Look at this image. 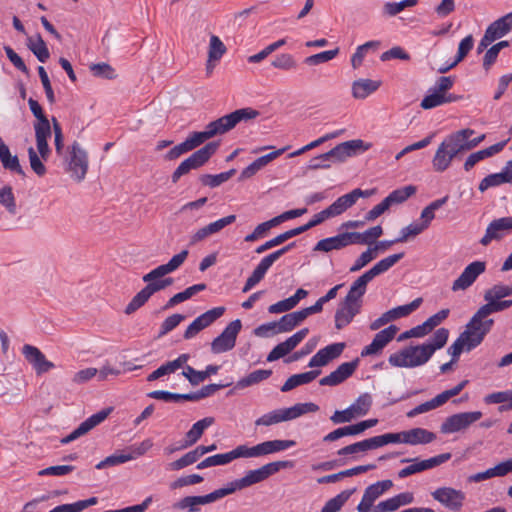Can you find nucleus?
I'll return each mask as SVG.
<instances>
[{
  "instance_id": "nucleus-1",
  "label": "nucleus",
  "mask_w": 512,
  "mask_h": 512,
  "mask_svg": "<svg viewBox=\"0 0 512 512\" xmlns=\"http://www.w3.org/2000/svg\"><path fill=\"white\" fill-rule=\"evenodd\" d=\"M259 116V111L247 107L235 110L234 112L224 115L205 126L203 131L192 132L182 143L171 148L164 156L166 161L178 159L181 155L188 153L202 145L208 139L217 135L225 134L232 130L238 123L249 121Z\"/></svg>"
},
{
  "instance_id": "nucleus-2",
  "label": "nucleus",
  "mask_w": 512,
  "mask_h": 512,
  "mask_svg": "<svg viewBox=\"0 0 512 512\" xmlns=\"http://www.w3.org/2000/svg\"><path fill=\"white\" fill-rule=\"evenodd\" d=\"M403 256L404 253H398L380 260L352 283L344 302L340 305L335 314V326L337 329H342L348 325L354 316L359 313L361 298L366 292L367 284L376 276L388 271L402 259Z\"/></svg>"
},
{
  "instance_id": "nucleus-3",
  "label": "nucleus",
  "mask_w": 512,
  "mask_h": 512,
  "mask_svg": "<svg viewBox=\"0 0 512 512\" xmlns=\"http://www.w3.org/2000/svg\"><path fill=\"white\" fill-rule=\"evenodd\" d=\"M188 251L183 250L180 253L174 255L166 264L159 265L155 269L142 277V280L147 285L141 289L128 303L125 308V313L130 315L142 307L152 295L166 289L173 284V279L164 276L177 270L186 260Z\"/></svg>"
},
{
  "instance_id": "nucleus-4",
  "label": "nucleus",
  "mask_w": 512,
  "mask_h": 512,
  "mask_svg": "<svg viewBox=\"0 0 512 512\" xmlns=\"http://www.w3.org/2000/svg\"><path fill=\"white\" fill-rule=\"evenodd\" d=\"M296 445L294 440H268L254 446L245 444L236 446L233 450L209 456L197 465V469H205L212 466H222L231 463L238 458H258L289 449Z\"/></svg>"
},
{
  "instance_id": "nucleus-5",
  "label": "nucleus",
  "mask_w": 512,
  "mask_h": 512,
  "mask_svg": "<svg viewBox=\"0 0 512 512\" xmlns=\"http://www.w3.org/2000/svg\"><path fill=\"white\" fill-rule=\"evenodd\" d=\"M449 337V330L439 328L433 337L421 345H410L395 353H392L388 362L397 368H415L429 361L436 350L445 346Z\"/></svg>"
},
{
  "instance_id": "nucleus-6",
  "label": "nucleus",
  "mask_w": 512,
  "mask_h": 512,
  "mask_svg": "<svg viewBox=\"0 0 512 512\" xmlns=\"http://www.w3.org/2000/svg\"><path fill=\"white\" fill-rule=\"evenodd\" d=\"M392 486L393 482L391 480H382L369 485L364 490L362 499L357 505V512H394L400 507L414 502L412 492H402L374 505L375 501L390 490Z\"/></svg>"
},
{
  "instance_id": "nucleus-7",
  "label": "nucleus",
  "mask_w": 512,
  "mask_h": 512,
  "mask_svg": "<svg viewBox=\"0 0 512 512\" xmlns=\"http://www.w3.org/2000/svg\"><path fill=\"white\" fill-rule=\"evenodd\" d=\"M467 152L464 144V137L459 131L447 135L437 147L432 158V168L435 172L442 173L446 171L452 161L459 155Z\"/></svg>"
},
{
  "instance_id": "nucleus-8",
  "label": "nucleus",
  "mask_w": 512,
  "mask_h": 512,
  "mask_svg": "<svg viewBox=\"0 0 512 512\" xmlns=\"http://www.w3.org/2000/svg\"><path fill=\"white\" fill-rule=\"evenodd\" d=\"M319 406L315 403H297L292 407L276 409L263 414L255 420V426H271L281 422L296 419L306 413L317 412Z\"/></svg>"
},
{
  "instance_id": "nucleus-9",
  "label": "nucleus",
  "mask_w": 512,
  "mask_h": 512,
  "mask_svg": "<svg viewBox=\"0 0 512 512\" xmlns=\"http://www.w3.org/2000/svg\"><path fill=\"white\" fill-rule=\"evenodd\" d=\"M485 335V329H480L472 321V319H470V321L465 326V330L448 348V353L452 356V360L456 361L463 350L471 351L472 349L480 345Z\"/></svg>"
},
{
  "instance_id": "nucleus-10",
  "label": "nucleus",
  "mask_w": 512,
  "mask_h": 512,
  "mask_svg": "<svg viewBox=\"0 0 512 512\" xmlns=\"http://www.w3.org/2000/svg\"><path fill=\"white\" fill-rule=\"evenodd\" d=\"M217 149L218 143L210 142L195 151L188 158L182 161L180 165L175 169L171 176L172 182L177 183L183 175L188 174L191 170L198 169L203 166L217 151Z\"/></svg>"
},
{
  "instance_id": "nucleus-11",
  "label": "nucleus",
  "mask_w": 512,
  "mask_h": 512,
  "mask_svg": "<svg viewBox=\"0 0 512 512\" xmlns=\"http://www.w3.org/2000/svg\"><path fill=\"white\" fill-rule=\"evenodd\" d=\"M294 463L292 461H274L267 463L257 469L249 470L240 479L243 489L261 483L268 479L270 476L276 474L281 469L292 468Z\"/></svg>"
},
{
  "instance_id": "nucleus-12",
  "label": "nucleus",
  "mask_w": 512,
  "mask_h": 512,
  "mask_svg": "<svg viewBox=\"0 0 512 512\" xmlns=\"http://www.w3.org/2000/svg\"><path fill=\"white\" fill-rule=\"evenodd\" d=\"M293 246L294 243H291L262 258V260L253 270L252 274L247 278L242 291L246 293L250 291L254 286H256L264 278L266 272L273 265V263L277 261L282 255L287 253Z\"/></svg>"
},
{
  "instance_id": "nucleus-13",
  "label": "nucleus",
  "mask_w": 512,
  "mask_h": 512,
  "mask_svg": "<svg viewBox=\"0 0 512 512\" xmlns=\"http://www.w3.org/2000/svg\"><path fill=\"white\" fill-rule=\"evenodd\" d=\"M371 143H366L361 139H353L342 142L328 151L332 163H343L348 158L354 157L371 148Z\"/></svg>"
},
{
  "instance_id": "nucleus-14",
  "label": "nucleus",
  "mask_w": 512,
  "mask_h": 512,
  "mask_svg": "<svg viewBox=\"0 0 512 512\" xmlns=\"http://www.w3.org/2000/svg\"><path fill=\"white\" fill-rule=\"evenodd\" d=\"M431 496L435 501L450 511H459L463 507L466 499L465 493L462 490L449 486L436 488L431 492Z\"/></svg>"
},
{
  "instance_id": "nucleus-15",
  "label": "nucleus",
  "mask_w": 512,
  "mask_h": 512,
  "mask_svg": "<svg viewBox=\"0 0 512 512\" xmlns=\"http://www.w3.org/2000/svg\"><path fill=\"white\" fill-rule=\"evenodd\" d=\"M467 384H468V380H463L462 382H460L458 385H456L452 389L445 390L442 393L438 394L433 399L416 406L415 408H413L412 410H410L407 413V416L409 418H413L419 414L426 413L430 410L436 409V408L444 405L450 398L458 395L465 388V386Z\"/></svg>"
},
{
  "instance_id": "nucleus-16",
  "label": "nucleus",
  "mask_w": 512,
  "mask_h": 512,
  "mask_svg": "<svg viewBox=\"0 0 512 512\" xmlns=\"http://www.w3.org/2000/svg\"><path fill=\"white\" fill-rule=\"evenodd\" d=\"M512 232V217H501L492 220L486 227L485 233L479 240L482 246H488L493 241L503 240Z\"/></svg>"
},
{
  "instance_id": "nucleus-17",
  "label": "nucleus",
  "mask_w": 512,
  "mask_h": 512,
  "mask_svg": "<svg viewBox=\"0 0 512 512\" xmlns=\"http://www.w3.org/2000/svg\"><path fill=\"white\" fill-rule=\"evenodd\" d=\"M481 417L482 412L480 411L457 413L446 418L440 429L444 434L460 432L467 429Z\"/></svg>"
},
{
  "instance_id": "nucleus-18",
  "label": "nucleus",
  "mask_w": 512,
  "mask_h": 512,
  "mask_svg": "<svg viewBox=\"0 0 512 512\" xmlns=\"http://www.w3.org/2000/svg\"><path fill=\"white\" fill-rule=\"evenodd\" d=\"M510 306H512V300H496L486 303L477 310L471 319L480 329L484 328L485 334H487L494 323L493 319H489L488 316L494 312L503 311Z\"/></svg>"
},
{
  "instance_id": "nucleus-19",
  "label": "nucleus",
  "mask_w": 512,
  "mask_h": 512,
  "mask_svg": "<svg viewBox=\"0 0 512 512\" xmlns=\"http://www.w3.org/2000/svg\"><path fill=\"white\" fill-rule=\"evenodd\" d=\"M486 271V263L484 261H473L468 264L462 273L452 283L451 290L453 292L465 291L471 287L477 278Z\"/></svg>"
},
{
  "instance_id": "nucleus-20",
  "label": "nucleus",
  "mask_w": 512,
  "mask_h": 512,
  "mask_svg": "<svg viewBox=\"0 0 512 512\" xmlns=\"http://www.w3.org/2000/svg\"><path fill=\"white\" fill-rule=\"evenodd\" d=\"M241 327L242 324L239 319L230 322L222 333L212 341V352L219 354L233 349Z\"/></svg>"
},
{
  "instance_id": "nucleus-21",
  "label": "nucleus",
  "mask_w": 512,
  "mask_h": 512,
  "mask_svg": "<svg viewBox=\"0 0 512 512\" xmlns=\"http://www.w3.org/2000/svg\"><path fill=\"white\" fill-rule=\"evenodd\" d=\"M449 459H450L449 453L440 454V455H437L435 457H432V458H429L426 460H418L417 458H414V459L404 458L401 460V463H410L411 462V464L406 466L405 468L401 469L398 472V477L406 478L410 475L420 473L425 470L434 468V467L446 462Z\"/></svg>"
},
{
  "instance_id": "nucleus-22",
  "label": "nucleus",
  "mask_w": 512,
  "mask_h": 512,
  "mask_svg": "<svg viewBox=\"0 0 512 512\" xmlns=\"http://www.w3.org/2000/svg\"><path fill=\"white\" fill-rule=\"evenodd\" d=\"M69 154L68 170L71 172V177L80 182L85 178L88 170L87 153L78 142H74L70 147Z\"/></svg>"
},
{
  "instance_id": "nucleus-23",
  "label": "nucleus",
  "mask_w": 512,
  "mask_h": 512,
  "mask_svg": "<svg viewBox=\"0 0 512 512\" xmlns=\"http://www.w3.org/2000/svg\"><path fill=\"white\" fill-rule=\"evenodd\" d=\"M225 310V307L219 306L204 312L187 327L183 334V337L185 339H192L200 331L207 328L217 319H219L224 314Z\"/></svg>"
},
{
  "instance_id": "nucleus-24",
  "label": "nucleus",
  "mask_w": 512,
  "mask_h": 512,
  "mask_svg": "<svg viewBox=\"0 0 512 512\" xmlns=\"http://www.w3.org/2000/svg\"><path fill=\"white\" fill-rule=\"evenodd\" d=\"M399 328L390 325L379 331L373 338L372 342L365 346L361 351L362 357L379 355L382 350L395 338Z\"/></svg>"
},
{
  "instance_id": "nucleus-25",
  "label": "nucleus",
  "mask_w": 512,
  "mask_h": 512,
  "mask_svg": "<svg viewBox=\"0 0 512 512\" xmlns=\"http://www.w3.org/2000/svg\"><path fill=\"white\" fill-rule=\"evenodd\" d=\"M373 193V190H361L356 188L351 192L337 198L330 206L327 207V210L332 218L336 217L352 207L359 198L369 197Z\"/></svg>"
},
{
  "instance_id": "nucleus-26",
  "label": "nucleus",
  "mask_w": 512,
  "mask_h": 512,
  "mask_svg": "<svg viewBox=\"0 0 512 512\" xmlns=\"http://www.w3.org/2000/svg\"><path fill=\"white\" fill-rule=\"evenodd\" d=\"M308 328H303L276 345L267 356L268 362L276 361L293 351L308 335Z\"/></svg>"
},
{
  "instance_id": "nucleus-27",
  "label": "nucleus",
  "mask_w": 512,
  "mask_h": 512,
  "mask_svg": "<svg viewBox=\"0 0 512 512\" xmlns=\"http://www.w3.org/2000/svg\"><path fill=\"white\" fill-rule=\"evenodd\" d=\"M22 353L37 375H42L55 367L54 363L47 360L40 349L33 345L25 344Z\"/></svg>"
},
{
  "instance_id": "nucleus-28",
  "label": "nucleus",
  "mask_w": 512,
  "mask_h": 512,
  "mask_svg": "<svg viewBox=\"0 0 512 512\" xmlns=\"http://www.w3.org/2000/svg\"><path fill=\"white\" fill-rule=\"evenodd\" d=\"M236 220L235 215H228L226 217L220 218L214 222H211L199 229H197L191 236H190V245H195L206 238L219 233L221 230H223L228 225L234 223Z\"/></svg>"
},
{
  "instance_id": "nucleus-29",
  "label": "nucleus",
  "mask_w": 512,
  "mask_h": 512,
  "mask_svg": "<svg viewBox=\"0 0 512 512\" xmlns=\"http://www.w3.org/2000/svg\"><path fill=\"white\" fill-rule=\"evenodd\" d=\"M111 408L101 410L89 418H87L85 421H83L75 430H73L69 435L64 437L61 440L62 444H68L79 437L87 434L90 430H92L94 427L102 423L110 414Z\"/></svg>"
},
{
  "instance_id": "nucleus-30",
  "label": "nucleus",
  "mask_w": 512,
  "mask_h": 512,
  "mask_svg": "<svg viewBox=\"0 0 512 512\" xmlns=\"http://www.w3.org/2000/svg\"><path fill=\"white\" fill-rule=\"evenodd\" d=\"M359 365V360L355 359L350 362L340 364L336 370L332 371L329 375L320 379L321 386H337L351 377Z\"/></svg>"
},
{
  "instance_id": "nucleus-31",
  "label": "nucleus",
  "mask_w": 512,
  "mask_h": 512,
  "mask_svg": "<svg viewBox=\"0 0 512 512\" xmlns=\"http://www.w3.org/2000/svg\"><path fill=\"white\" fill-rule=\"evenodd\" d=\"M352 244L354 243L351 232H343L332 237L321 239L316 243L313 251L328 253L334 250H341Z\"/></svg>"
},
{
  "instance_id": "nucleus-32",
  "label": "nucleus",
  "mask_w": 512,
  "mask_h": 512,
  "mask_svg": "<svg viewBox=\"0 0 512 512\" xmlns=\"http://www.w3.org/2000/svg\"><path fill=\"white\" fill-rule=\"evenodd\" d=\"M345 349V343H333L320 349L309 361L310 368L326 366L332 360L338 358Z\"/></svg>"
},
{
  "instance_id": "nucleus-33",
  "label": "nucleus",
  "mask_w": 512,
  "mask_h": 512,
  "mask_svg": "<svg viewBox=\"0 0 512 512\" xmlns=\"http://www.w3.org/2000/svg\"><path fill=\"white\" fill-rule=\"evenodd\" d=\"M34 130L38 153L43 158V161H47L51 154V150L48 145V139L51 137V126L49 120L37 121L34 124Z\"/></svg>"
},
{
  "instance_id": "nucleus-34",
  "label": "nucleus",
  "mask_w": 512,
  "mask_h": 512,
  "mask_svg": "<svg viewBox=\"0 0 512 512\" xmlns=\"http://www.w3.org/2000/svg\"><path fill=\"white\" fill-rule=\"evenodd\" d=\"M286 150L287 147H284L257 158L255 161H253L250 165H248L245 169L242 170L240 174V180L251 178L271 161L282 155Z\"/></svg>"
},
{
  "instance_id": "nucleus-35",
  "label": "nucleus",
  "mask_w": 512,
  "mask_h": 512,
  "mask_svg": "<svg viewBox=\"0 0 512 512\" xmlns=\"http://www.w3.org/2000/svg\"><path fill=\"white\" fill-rule=\"evenodd\" d=\"M461 98V96L454 94H443L432 88L421 101V108L428 110L443 104L456 102Z\"/></svg>"
},
{
  "instance_id": "nucleus-36",
  "label": "nucleus",
  "mask_w": 512,
  "mask_h": 512,
  "mask_svg": "<svg viewBox=\"0 0 512 512\" xmlns=\"http://www.w3.org/2000/svg\"><path fill=\"white\" fill-rule=\"evenodd\" d=\"M512 29V12L504 15L503 17L497 19L493 23H491L485 34L492 39L493 41L502 38L507 33H509Z\"/></svg>"
},
{
  "instance_id": "nucleus-37",
  "label": "nucleus",
  "mask_w": 512,
  "mask_h": 512,
  "mask_svg": "<svg viewBox=\"0 0 512 512\" xmlns=\"http://www.w3.org/2000/svg\"><path fill=\"white\" fill-rule=\"evenodd\" d=\"M215 422L213 417H205L192 425L190 430L185 435L184 444L182 448H187L194 445L203 435L204 431L212 426Z\"/></svg>"
},
{
  "instance_id": "nucleus-38",
  "label": "nucleus",
  "mask_w": 512,
  "mask_h": 512,
  "mask_svg": "<svg viewBox=\"0 0 512 512\" xmlns=\"http://www.w3.org/2000/svg\"><path fill=\"white\" fill-rule=\"evenodd\" d=\"M381 86V81L371 79H358L352 83L351 92L355 99H365Z\"/></svg>"
},
{
  "instance_id": "nucleus-39",
  "label": "nucleus",
  "mask_w": 512,
  "mask_h": 512,
  "mask_svg": "<svg viewBox=\"0 0 512 512\" xmlns=\"http://www.w3.org/2000/svg\"><path fill=\"white\" fill-rule=\"evenodd\" d=\"M404 443L410 445L427 444L435 440L436 436L424 428H413L404 431Z\"/></svg>"
},
{
  "instance_id": "nucleus-40",
  "label": "nucleus",
  "mask_w": 512,
  "mask_h": 512,
  "mask_svg": "<svg viewBox=\"0 0 512 512\" xmlns=\"http://www.w3.org/2000/svg\"><path fill=\"white\" fill-rule=\"evenodd\" d=\"M210 503H213L210 493L202 496H187L175 503L174 508L179 510H188V512H197L199 505H206Z\"/></svg>"
},
{
  "instance_id": "nucleus-41",
  "label": "nucleus",
  "mask_w": 512,
  "mask_h": 512,
  "mask_svg": "<svg viewBox=\"0 0 512 512\" xmlns=\"http://www.w3.org/2000/svg\"><path fill=\"white\" fill-rule=\"evenodd\" d=\"M320 373V370H311L308 372L292 375L283 384L281 391L288 392L300 385L308 384L316 379Z\"/></svg>"
},
{
  "instance_id": "nucleus-42",
  "label": "nucleus",
  "mask_w": 512,
  "mask_h": 512,
  "mask_svg": "<svg viewBox=\"0 0 512 512\" xmlns=\"http://www.w3.org/2000/svg\"><path fill=\"white\" fill-rule=\"evenodd\" d=\"M0 161L5 169L23 174V170L20 166L19 159L16 155H12L8 146L4 143L0 137Z\"/></svg>"
},
{
  "instance_id": "nucleus-43",
  "label": "nucleus",
  "mask_w": 512,
  "mask_h": 512,
  "mask_svg": "<svg viewBox=\"0 0 512 512\" xmlns=\"http://www.w3.org/2000/svg\"><path fill=\"white\" fill-rule=\"evenodd\" d=\"M27 45L40 62L44 63L49 59V50L40 34L29 37Z\"/></svg>"
},
{
  "instance_id": "nucleus-44",
  "label": "nucleus",
  "mask_w": 512,
  "mask_h": 512,
  "mask_svg": "<svg viewBox=\"0 0 512 512\" xmlns=\"http://www.w3.org/2000/svg\"><path fill=\"white\" fill-rule=\"evenodd\" d=\"M383 234V229L380 225L371 227L363 233L351 232L354 244H368L371 245Z\"/></svg>"
},
{
  "instance_id": "nucleus-45",
  "label": "nucleus",
  "mask_w": 512,
  "mask_h": 512,
  "mask_svg": "<svg viewBox=\"0 0 512 512\" xmlns=\"http://www.w3.org/2000/svg\"><path fill=\"white\" fill-rule=\"evenodd\" d=\"M380 46L379 41H368L356 48L355 53L351 57V66L353 69H358L369 51H376Z\"/></svg>"
},
{
  "instance_id": "nucleus-46",
  "label": "nucleus",
  "mask_w": 512,
  "mask_h": 512,
  "mask_svg": "<svg viewBox=\"0 0 512 512\" xmlns=\"http://www.w3.org/2000/svg\"><path fill=\"white\" fill-rule=\"evenodd\" d=\"M271 374H272L271 370H266V369L255 370V371L251 372L250 374H248L246 377L241 378L236 383V388L244 389L246 387L258 384V383L262 382L263 380H266L267 378H269L271 376Z\"/></svg>"
},
{
  "instance_id": "nucleus-47",
  "label": "nucleus",
  "mask_w": 512,
  "mask_h": 512,
  "mask_svg": "<svg viewBox=\"0 0 512 512\" xmlns=\"http://www.w3.org/2000/svg\"><path fill=\"white\" fill-rule=\"evenodd\" d=\"M505 183H509V181H508V177H507L505 168H503L502 171L499 173L489 174L486 177H484L480 181L478 189L481 192H484L489 188L497 187V186H500Z\"/></svg>"
},
{
  "instance_id": "nucleus-48",
  "label": "nucleus",
  "mask_w": 512,
  "mask_h": 512,
  "mask_svg": "<svg viewBox=\"0 0 512 512\" xmlns=\"http://www.w3.org/2000/svg\"><path fill=\"white\" fill-rule=\"evenodd\" d=\"M355 489L344 490L335 497L329 499L323 506L321 512H338L348 501Z\"/></svg>"
},
{
  "instance_id": "nucleus-49",
  "label": "nucleus",
  "mask_w": 512,
  "mask_h": 512,
  "mask_svg": "<svg viewBox=\"0 0 512 512\" xmlns=\"http://www.w3.org/2000/svg\"><path fill=\"white\" fill-rule=\"evenodd\" d=\"M416 192V187L413 185H408L399 189L392 191L386 198V202L391 207L392 205L401 204L406 201L409 197L414 195Z\"/></svg>"
},
{
  "instance_id": "nucleus-50",
  "label": "nucleus",
  "mask_w": 512,
  "mask_h": 512,
  "mask_svg": "<svg viewBox=\"0 0 512 512\" xmlns=\"http://www.w3.org/2000/svg\"><path fill=\"white\" fill-rule=\"evenodd\" d=\"M511 295L512 285L495 284L485 292L484 299L487 303H490Z\"/></svg>"
},
{
  "instance_id": "nucleus-51",
  "label": "nucleus",
  "mask_w": 512,
  "mask_h": 512,
  "mask_svg": "<svg viewBox=\"0 0 512 512\" xmlns=\"http://www.w3.org/2000/svg\"><path fill=\"white\" fill-rule=\"evenodd\" d=\"M505 475H507V473H506V470H505L504 463L500 462L496 466H494L492 468H489V469H487L484 472H479V473H476V474L470 476L469 481H471V482H481V481H484L486 479H490V478H493V477H503Z\"/></svg>"
},
{
  "instance_id": "nucleus-52",
  "label": "nucleus",
  "mask_w": 512,
  "mask_h": 512,
  "mask_svg": "<svg viewBox=\"0 0 512 512\" xmlns=\"http://www.w3.org/2000/svg\"><path fill=\"white\" fill-rule=\"evenodd\" d=\"M226 47L221 39L212 35L209 41V49H208V58L209 62H217L221 59V57L225 54Z\"/></svg>"
},
{
  "instance_id": "nucleus-53",
  "label": "nucleus",
  "mask_w": 512,
  "mask_h": 512,
  "mask_svg": "<svg viewBox=\"0 0 512 512\" xmlns=\"http://www.w3.org/2000/svg\"><path fill=\"white\" fill-rule=\"evenodd\" d=\"M234 174L235 169H231L227 172H222L216 175L205 174L200 177V181L203 185L214 188L228 181Z\"/></svg>"
},
{
  "instance_id": "nucleus-54",
  "label": "nucleus",
  "mask_w": 512,
  "mask_h": 512,
  "mask_svg": "<svg viewBox=\"0 0 512 512\" xmlns=\"http://www.w3.org/2000/svg\"><path fill=\"white\" fill-rule=\"evenodd\" d=\"M201 457L197 447L194 450L189 451L185 455H183L181 458L177 459L176 461H173L169 464L170 470H181L189 465L194 464L199 460Z\"/></svg>"
},
{
  "instance_id": "nucleus-55",
  "label": "nucleus",
  "mask_w": 512,
  "mask_h": 512,
  "mask_svg": "<svg viewBox=\"0 0 512 512\" xmlns=\"http://www.w3.org/2000/svg\"><path fill=\"white\" fill-rule=\"evenodd\" d=\"M243 490V486L240 482V479H235L233 481L228 482L224 487L214 490L210 493L213 502L224 498L230 494L235 493L236 491Z\"/></svg>"
},
{
  "instance_id": "nucleus-56",
  "label": "nucleus",
  "mask_w": 512,
  "mask_h": 512,
  "mask_svg": "<svg viewBox=\"0 0 512 512\" xmlns=\"http://www.w3.org/2000/svg\"><path fill=\"white\" fill-rule=\"evenodd\" d=\"M484 401L487 404H499L509 402L507 407L502 406L500 410L503 411L505 409H512V390L499 391L488 394L487 396H485Z\"/></svg>"
},
{
  "instance_id": "nucleus-57",
  "label": "nucleus",
  "mask_w": 512,
  "mask_h": 512,
  "mask_svg": "<svg viewBox=\"0 0 512 512\" xmlns=\"http://www.w3.org/2000/svg\"><path fill=\"white\" fill-rule=\"evenodd\" d=\"M372 405V397L368 393L361 394L350 406L357 417L366 415Z\"/></svg>"
},
{
  "instance_id": "nucleus-58",
  "label": "nucleus",
  "mask_w": 512,
  "mask_h": 512,
  "mask_svg": "<svg viewBox=\"0 0 512 512\" xmlns=\"http://www.w3.org/2000/svg\"><path fill=\"white\" fill-rule=\"evenodd\" d=\"M134 459V456L132 454L127 453H120V454H113L108 457H106L104 460L100 461L96 465V469H104L107 467H112L116 465H120L123 463H126L128 461H131Z\"/></svg>"
},
{
  "instance_id": "nucleus-59",
  "label": "nucleus",
  "mask_w": 512,
  "mask_h": 512,
  "mask_svg": "<svg viewBox=\"0 0 512 512\" xmlns=\"http://www.w3.org/2000/svg\"><path fill=\"white\" fill-rule=\"evenodd\" d=\"M339 51H340L339 48L336 47L333 50H327V51H323V52L308 56L307 58H305V63L307 65L313 66V65H319L322 63L329 62L339 54Z\"/></svg>"
},
{
  "instance_id": "nucleus-60",
  "label": "nucleus",
  "mask_w": 512,
  "mask_h": 512,
  "mask_svg": "<svg viewBox=\"0 0 512 512\" xmlns=\"http://www.w3.org/2000/svg\"><path fill=\"white\" fill-rule=\"evenodd\" d=\"M0 203L8 210L10 214H15L17 206L15 197L10 186H3L0 188Z\"/></svg>"
},
{
  "instance_id": "nucleus-61",
  "label": "nucleus",
  "mask_w": 512,
  "mask_h": 512,
  "mask_svg": "<svg viewBox=\"0 0 512 512\" xmlns=\"http://www.w3.org/2000/svg\"><path fill=\"white\" fill-rule=\"evenodd\" d=\"M275 226H276V224L274 223L273 219L263 222V223L257 225L252 233L246 235L244 240L246 242H254L259 239H262L268 234L269 230Z\"/></svg>"
},
{
  "instance_id": "nucleus-62",
  "label": "nucleus",
  "mask_w": 512,
  "mask_h": 512,
  "mask_svg": "<svg viewBox=\"0 0 512 512\" xmlns=\"http://www.w3.org/2000/svg\"><path fill=\"white\" fill-rule=\"evenodd\" d=\"M419 0H402L400 2H387L384 5V12L389 16H395L405 8L413 7Z\"/></svg>"
},
{
  "instance_id": "nucleus-63",
  "label": "nucleus",
  "mask_w": 512,
  "mask_h": 512,
  "mask_svg": "<svg viewBox=\"0 0 512 512\" xmlns=\"http://www.w3.org/2000/svg\"><path fill=\"white\" fill-rule=\"evenodd\" d=\"M28 156L31 169L38 175L43 176L46 173V167L43 163V158L36 152L33 147L28 148Z\"/></svg>"
},
{
  "instance_id": "nucleus-64",
  "label": "nucleus",
  "mask_w": 512,
  "mask_h": 512,
  "mask_svg": "<svg viewBox=\"0 0 512 512\" xmlns=\"http://www.w3.org/2000/svg\"><path fill=\"white\" fill-rule=\"evenodd\" d=\"M272 66L276 69L280 70H292L295 69L297 66V63L292 55L284 53L278 55L273 61Z\"/></svg>"
}]
</instances>
